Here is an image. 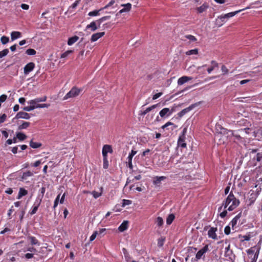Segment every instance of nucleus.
Here are the masks:
<instances>
[{
  "mask_svg": "<svg viewBox=\"0 0 262 262\" xmlns=\"http://www.w3.org/2000/svg\"><path fill=\"white\" fill-rule=\"evenodd\" d=\"M60 196V194H59L57 196L56 198L55 199V200L54 201V205H53L54 209H55L56 207L57 206V205L58 204L59 201H60V200H59Z\"/></svg>",
  "mask_w": 262,
  "mask_h": 262,
  "instance_id": "nucleus-50",
  "label": "nucleus"
},
{
  "mask_svg": "<svg viewBox=\"0 0 262 262\" xmlns=\"http://www.w3.org/2000/svg\"><path fill=\"white\" fill-rule=\"evenodd\" d=\"M227 215V210H224L223 212H221L220 214V216L221 218L224 219Z\"/></svg>",
  "mask_w": 262,
  "mask_h": 262,
  "instance_id": "nucleus-57",
  "label": "nucleus"
},
{
  "mask_svg": "<svg viewBox=\"0 0 262 262\" xmlns=\"http://www.w3.org/2000/svg\"><path fill=\"white\" fill-rule=\"evenodd\" d=\"M229 17H217L215 19V25L217 27H221L223 24L227 21Z\"/></svg>",
  "mask_w": 262,
  "mask_h": 262,
  "instance_id": "nucleus-21",
  "label": "nucleus"
},
{
  "mask_svg": "<svg viewBox=\"0 0 262 262\" xmlns=\"http://www.w3.org/2000/svg\"><path fill=\"white\" fill-rule=\"evenodd\" d=\"M239 200L237 199L231 191L227 198L223 202L222 205L218 208V211L220 212L222 207H224V209L227 208L229 205L227 210L230 211H232L239 205Z\"/></svg>",
  "mask_w": 262,
  "mask_h": 262,
  "instance_id": "nucleus-1",
  "label": "nucleus"
},
{
  "mask_svg": "<svg viewBox=\"0 0 262 262\" xmlns=\"http://www.w3.org/2000/svg\"><path fill=\"white\" fill-rule=\"evenodd\" d=\"M164 239L159 238L158 241V245L159 247H162L164 244Z\"/></svg>",
  "mask_w": 262,
  "mask_h": 262,
  "instance_id": "nucleus-61",
  "label": "nucleus"
},
{
  "mask_svg": "<svg viewBox=\"0 0 262 262\" xmlns=\"http://www.w3.org/2000/svg\"><path fill=\"white\" fill-rule=\"evenodd\" d=\"M192 79V77H188L186 76H183L180 78H179L178 80V84L179 85H181L184 84L185 83L187 82V81L191 80Z\"/></svg>",
  "mask_w": 262,
  "mask_h": 262,
  "instance_id": "nucleus-17",
  "label": "nucleus"
},
{
  "mask_svg": "<svg viewBox=\"0 0 262 262\" xmlns=\"http://www.w3.org/2000/svg\"><path fill=\"white\" fill-rule=\"evenodd\" d=\"M98 232L97 231H95L93 232V233L92 234V235L90 236V242H92L93 241H94L95 238L96 237L97 235H98Z\"/></svg>",
  "mask_w": 262,
  "mask_h": 262,
  "instance_id": "nucleus-51",
  "label": "nucleus"
},
{
  "mask_svg": "<svg viewBox=\"0 0 262 262\" xmlns=\"http://www.w3.org/2000/svg\"><path fill=\"white\" fill-rule=\"evenodd\" d=\"M217 231V229L216 227H210L208 231L207 235L208 237L214 241L218 240L219 238L216 233Z\"/></svg>",
  "mask_w": 262,
  "mask_h": 262,
  "instance_id": "nucleus-7",
  "label": "nucleus"
},
{
  "mask_svg": "<svg viewBox=\"0 0 262 262\" xmlns=\"http://www.w3.org/2000/svg\"><path fill=\"white\" fill-rule=\"evenodd\" d=\"M7 98V96L6 95L3 94L0 96V102H5Z\"/></svg>",
  "mask_w": 262,
  "mask_h": 262,
  "instance_id": "nucleus-58",
  "label": "nucleus"
},
{
  "mask_svg": "<svg viewBox=\"0 0 262 262\" xmlns=\"http://www.w3.org/2000/svg\"><path fill=\"white\" fill-rule=\"evenodd\" d=\"M105 34L104 32H98L95 34H93L91 38V41L92 42H94L97 41L98 39H99L100 38L103 36Z\"/></svg>",
  "mask_w": 262,
  "mask_h": 262,
  "instance_id": "nucleus-18",
  "label": "nucleus"
},
{
  "mask_svg": "<svg viewBox=\"0 0 262 262\" xmlns=\"http://www.w3.org/2000/svg\"><path fill=\"white\" fill-rule=\"evenodd\" d=\"M36 105H31L28 106H25L23 108V110L27 112H29L31 111H32L34 110L35 108H37V107H35Z\"/></svg>",
  "mask_w": 262,
  "mask_h": 262,
  "instance_id": "nucleus-43",
  "label": "nucleus"
},
{
  "mask_svg": "<svg viewBox=\"0 0 262 262\" xmlns=\"http://www.w3.org/2000/svg\"><path fill=\"white\" fill-rule=\"evenodd\" d=\"M86 29H91L92 31H94L97 29L96 22L92 21L90 24L88 25Z\"/></svg>",
  "mask_w": 262,
  "mask_h": 262,
  "instance_id": "nucleus-37",
  "label": "nucleus"
},
{
  "mask_svg": "<svg viewBox=\"0 0 262 262\" xmlns=\"http://www.w3.org/2000/svg\"><path fill=\"white\" fill-rule=\"evenodd\" d=\"M21 36V33L18 31H13L11 33V38L14 40Z\"/></svg>",
  "mask_w": 262,
  "mask_h": 262,
  "instance_id": "nucleus-31",
  "label": "nucleus"
},
{
  "mask_svg": "<svg viewBox=\"0 0 262 262\" xmlns=\"http://www.w3.org/2000/svg\"><path fill=\"white\" fill-rule=\"evenodd\" d=\"M42 145L41 143L39 142H34L32 140H31L30 142V146L32 148H37L41 147Z\"/></svg>",
  "mask_w": 262,
  "mask_h": 262,
  "instance_id": "nucleus-36",
  "label": "nucleus"
},
{
  "mask_svg": "<svg viewBox=\"0 0 262 262\" xmlns=\"http://www.w3.org/2000/svg\"><path fill=\"white\" fill-rule=\"evenodd\" d=\"M50 106L49 104H37L35 107H37V108H45L47 107L48 108Z\"/></svg>",
  "mask_w": 262,
  "mask_h": 262,
  "instance_id": "nucleus-53",
  "label": "nucleus"
},
{
  "mask_svg": "<svg viewBox=\"0 0 262 262\" xmlns=\"http://www.w3.org/2000/svg\"><path fill=\"white\" fill-rule=\"evenodd\" d=\"M163 93L162 92L157 93L155 94L152 97V99L155 100L159 98L160 96L162 95Z\"/></svg>",
  "mask_w": 262,
  "mask_h": 262,
  "instance_id": "nucleus-60",
  "label": "nucleus"
},
{
  "mask_svg": "<svg viewBox=\"0 0 262 262\" xmlns=\"http://www.w3.org/2000/svg\"><path fill=\"white\" fill-rule=\"evenodd\" d=\"M257 149H253L251 154H252V156L251 155V160L250 162L252 163L253 166H255L258 165L260 166L262 165V152H257Z\"/></svg>",
  "mask_w": 262,
  "mask_h": 262,
  "instance_id": "nucleus-4",
  "label": "nucleus"
},
{
  "mask_svg": "<svg viewBox=\"0 0 262 262\" xmlns=\"http://www.w3.org/2000/svg\"><path fill=\"white\" fill-rule=\"evenodd\" d=\"M121 7L123 8L119 10L117 15L129 12L132 8V5L130 3H127L126 4L122 5Z\"/></svg>",
  "mask_w": 262,
  "mask_h": 262,
  "instance_id": "nucleus-14",
  "label": "nucleus"
},
{
  "mask_svg": "<svg viewBox=\"0 0 262 262\" xmlns=\"http://www.w3.org/2000/svg\"><path fill=\"white\" fill-rule=\"evenodd\" d=\"M47 97L45 96L41 98H36L34 99L30 100L28 102V103L30 104H34L35 103H37L41 102H45L47 100Z\"/></svg>",
  "mask_w": 262,
  "mask_h": 262,
  "instance_id": "nucleus-19",
  "label": "nucleus"
},
{
  "mask_svg": "<svg viewBox=\"0 0 262 262\" xmlns=\"http://www.w3.org/2000/svg\"><path fill=\"white\" fill-rule=\"evenodd\" d=\"M92 194H93L94 198H95V199H97L101 195V193L97 192L96 191H93Z\"/></svg>",
  "mask_w": 262,
  "mask_h": 262,
  "instance_id": "nucleus-54",
  "label": "nucleus"
},
{
  "mask_svg": "<svg viewBox=\"0 0 262 262\" xmlns=\"http://www.w3.org/2000/svg\"><path fill=\"white\" fill-rule=\"evenodd\" d=\"M230 231H231V228H230V225H229L226 226L224 229L225 234L226 235H229L230 233Z\"/></svg>",
  "mask_w": 262,
  "mask_h": 262,
  "instance_id": "nucleus-52",
  "label": "nucleus"
},
{
  "mask_svg": "<svg viewBox=\"0 0 262 262\" xmlns=\"http://www.w3.org/2000/svg\"><path fill=\"white\" fill-rule=\"evenodd\" d=\"M27 194H28V191L27 190H26L25 188L21 187L19 188L17 199H20L23 196L26 195Z\"/></svg>",
  "mask_w": 262,
  "mask_h": 262,
  "instance_id": "nucleus-25",
  "label": "nucleus"
},
{
  "mask_svg": "<svg viewBox=\"0 0 262 262\" xmlns=\"http://www.w3.org/2000/svg\"><path fill=\"white\" fill-rule=\"evenodd\" d=\"M241 216V212L239 213L237 215H236L230 222L229 223V225L231 226L232 229L233 230L236 231L237 227L236 226L237 221L239 220Z\"/></svg>",
  "mask_w": 262,
  "mask_h": 262,
  "instance_id": "nucleus-12",
  "label": "nucleus"
},
{
  "mask_svg": "<svg viewBox=\"0 0 262 262\" xmlns=\"http://www.w3.org/2000/svg\"><path fill=\"white\" fill-rule=\"evenodd\" d=\"M137 151L134 150H132L131 152L129 154L128 156L127 157L128 161H132V159L133 157L136 154Z\"/></svg>",
  "mask_w": 262,
  "mask_h": 262,
  "instance_id": "nucleus-46",
  "label": "nucleus"
},
{
  "mask_svg": "<svg viewBox=\"0 0 262 262\" xmlns=\"http://www.w3.org/2000/svg\"><path fill=\"white\" fill-rule=\"evenodd\" d=\"M238 238L240 239L241 242H244V241H248L251 238V235L250 234L242 235L239 234L238 235Z\"/></svg>",
  "mask_w": 262,
  "mask_h": 262,
  "instance_id": "nucleus-30",
  "label": "nucleus"
},
{
  "mask_svg": "<svg viewBox=\"0 0 262 262\" xmlns=\"http://www.w3.org/2000/svg\"><path fill=\"white\" fill-rule=\"evenodd\" d=\"M79 39V37L77 36H74L72 37H70L69 38L68 41V45L69 46H71L73 44H74L75 42H76Z\"/></svg>",
  "mask_w": 262,
  "mask_h": 262,
  "instance_id": "nucleus-33",
  "label": "nucleus"
},
{
  "mask_svg": "<svg viewBox=\"0 0 262 262\" xmlns=\"http://www.w3.org/2000/svg\"><path fill=\"white\" fill-rule=\"evenodd\" d=\"M16 136H17L18 140L20 141H24L27 138V136L22 132H17L16 133Z\"/></svg>",
  "mask_w": 262,
  "mask_h": 262,
  "instance_id": "nucleus-29",
  "label": "nucleus"
},
{
  "mask_svg": "<svg viewBox=\"0 0 262 262\" xmlns=\"http://www.w3.org/2000/svg\"><path fill=\"white\" fill-rule=\"evenodd\" d=\"M169 126H172L171 128V130H173L174 128L177 127V126L176 125L174 124L172 122L168 121L167 123H166L164 125H162L161 126V128L164 129L165 128H167V127H168Z\"/></svg>",
  "mask_w": 262,
  "mask_h": 262,
  "instance_id": "nucleus-32",
  "label": "nucleus"
},
{
  "mask_svg": "<svg viewBox=\"0 0 262 262\" xmlns=\"http://www.w3.org/2000/svg\"><path fill=\"white\" fill-rule=\"evenodd\" d=\"M209 251L208 245H206L203 248L200 249L195 255L196 260L200 259L205 254L207 251Z\"/></svg>",
  "mask_w": 262,
  "mask_h": 262,
  "instance_id": "nucleus-9",
  "label": "nucleus"
},
{
  "mask_svg": "<svg viewBox=\"0 0 262 262\" xmlns=\"http://www.w3.org/2000/svg\"><path fill=\"white\" fill-rule=\"evenodd\" d=\"M237 123L238 125L244 126H245V127H248L249 124H250V122L246 119H242L239 121H237Z\"/></svg>",
  "mask_w": 262,
  "mask_h": 262,
  "instance_id": "nucleus-28",
  "label": "nucleus"
},
{
  "mask_svg": "<svg viewBox=\"0 0 262 262\" xmlns=\"http://www.w3.org/2000/svg\"><path fill=\"white\" fill-rule=\"evenodd\" d=\"M185 137H179L178 141V145L179 146L182 148L186 147V143H185Z\"/></svg>",
  "mask_w": 262,
  "mask_h": 262,
  "instance_id": "nucleus-24",
  "label": "nucleus"
},
{
  "mask_svg": "<svg viewBox=\"0 0 262 262\" xmlns=\"http://www.w3.org/2000/svg\"><path fill=\"white\" fill-rule=\"evenodd\" d=\"M115 1L112 0L107 5L104 6L103 8H101L99 10H95L89 13L88 15L89 16H96L104 14V12L105 11L106 13H111L112 10L114 9V8L113 5L115 4Z\"/></svg>",
  "mask_w": 262,
  "mask_h": 262,
  "instance_id": "nucleus-3",
  "label": "nucleus"
},
{
  "mask_svg": "<svg viewBox=\"0 0 262 262\" xmlns=\"http://www.w3.org/2000/svg\"><path fill=\"white\" fill-rule=\"evenodd\" d=\"M106 229L105 228H102V229H100L98 231V235H101V234H103V235H104L105 233V232L106 231Z\"/></svg>",
  "mask_w": 262,
  "mask_h": 262,
  "instance_id": "nucleus-63",
  "label": "nucleus"
},
{
  "mask_svg": "<svg viewBox=\"0 0 262 262\" xmlns=\"http://www.w3.org/2000/svg\"><path fill=\"white\" fill-rule=\"evenodd\" d=\"M155 223L157 224V226L161 227L163 224V220L162 217L158 216L155 221Z\"/></svg>",
  "mask_w": 262,
  "mask_h": 262,
  "instance_id": "nucleus-42",
  "label": "nucleus"
},
{
  "mask_svg": "<svg viewBox=\"0 0 262 262\" xmlns=\"http://www.w3.org/2000/svg\"><path fill=\"white\" fill-rule=\"evenodd\" d=\"M28 239L30 241L32 245H40V243L38 240L34 236H29Z\"/></svg>",
  "mask_w": 262,
  "mask_h": 262,
  "instance_id": "nucleus-26",
  "label": "nucleus"
},
{
  "mask_svg": "<svg viewBox=\"0 0 262 262\" xmlns=\"http://www.w3.org/2000/svg\"><path fill=\"white\" fill-rule=\"evenodd\" d=\"M128 221H124L119 226L118 230L120 232H123L127 230L128 227Z\"/></svg>",
  "mask_w": 262,
  "mask_h": 262,
  "instance_id": "nucleus-22",
  "label": "nucleus"
},
{
  "mask_svg": "<svg viewBox=\"0 0 262 262\" xmlns=\"http://www.w3.org/2000/svg\"><path fill=\"white\" fill-rule=\"evenodd\" d=\"M26 53L28 55H34L36 53V52L34 49H29L26 50Z\"/></svg>",
  "mask_w": 262,
  "mask_h": 262,
  "instance_id": "nucleus-48",
  "label": "nucleus"
},
{
  "mask_svg": "<svg viewBox=\"0 0 262 262\" xmlns=\"http://www.w3.org/2000/svg\"><path fill=\"white\" fill-rule=\"evenodd\" d=\"M158 104L152 105L151 106L147 107L145 110L143 111H140L139 115L141 116H145L147 113L150 112L153 109L156 108Z\"/></svg>",
  "mask_w": 262,
  "mask_h": 262,
  "instance_id": "nucleus-23",
  "label": "nucleus"
},
{
  "mask_svg": "<svg viewBox=\"0 0 262 262\" xmlns=\"http://www.w3.org/2000/svg\"><path fill=\"white\" fill-rule=\"evenodd\" d=\"M199 53V50L198 49H194L192 50H190L186 52L185 54L186 55H197Z\"/></svg>",
  "mask_w": 262,
  "mask_h": 262,
  "instance_id": "nucleus-39",
  "label": "nucleus"
},
{
  "mask_svg": "<svg viewBox=\"0 0 262 262\" xmlns=\"http://www.w3.org/2000/svg\"><path fill=\"white\" fill-rule=\"evenodd\" d=\"M244 10H245V9H241L239 10L231 12H230V13L225 14V15L224 16H230V17L234 16L235 15L239 14L241 12H242V11H243Z\"/></svg>",
  "mask_w": 262,
  "mask_h": 262,
  "instance_id": "nucleus-35",
  "label": "nucleus"
},
{
  "mask_svg": "<svg viewBox=\"0 0 262 262\" xmlns=\"http://www.w3.org/2000/svg\"><path fill=\"white\" fill-rule=\"evenodd\" d=\"M82 91V89L73 86L71 90L63 97V100H66L70 98L78 96Z\"/></svg>",
  "mask_w": 262,
  "mask_h": 262,
  "instance_id": "nucleus-6",
  "label": "nucleus"
},
{
  "mask_svg": "<svg viewBox=\"0 0 262 262\" xmlns=\"http://www.w3.org/2000/svg\"><path fill=\"white\" fill-rule=\"evenodd\" d=\"M132 203V201L128 200H123L122 206H125L126 205H129Z\"/></svg>",
  "mask_w": 262,
  "mask_h": 262,
  "instance_id": "nucleus-56",
  "label": "nucleus"
},
{
  "mask_svg": "<svg viewBox=\"0 0 262 262\" xmlns=\"http://www.w3.org/2000/svg\"><path fill=\"white\" fill-rule=\"evenodd\" d=\"M186 133H187V128L185 127L183 128L182 132L179 137H185Z\"/></svg>",
  "mask_w": 262,
  "mask_h": 262,
  "instance_id": "nucleus-64",
  "label": "nucleus"
},
{
  "mask_svg": "<svg viewBox=\"0 0 262 262\" xmlns=\"http://www.w3.org/2000/svg\"><path fill=\"white\" fill-rule=\"evenodd\" d=\"M41 161L40 160H37L36 162H35L34 163L31 164V166L33 167H37L41 164Z\"/></svg>",
  "mask_w": 262,
  "mask_h": 262,
  "instance_id": "nucleus-62",
  "label": "nucleus"
},
{
  "mask_svg": "<svg viewBox=\"0 0 262 262\" xmlns=\"http://www.w3.org/2000/svg\"><path fill=\"white\" fill-rule=\"evenodd\" d=\"M7 118V115L5 114H3L0 116V124L3 123Z\"/></svg>",
  "mask_w": 262,
  "mask_h": 262,
  "instance_id": "nucleus-55",
  "label": "nucleus"
},
{
  "mask_svg": "<svg viewBox=\"0 0 262 262\" xmlns=\"http://www.w3.org/2000/svg\"><path fill=\"white\" fill-rule=\"evenodd\" d=\"M35 65L34 62H30L27 64L24 68V73L27 75L31 71H32L35 68Z\"/></svg>",
  "mask_w": 262,
  "mask_h": 262,
  "instance_id": "nucleus-11",
  "label": "nucleus"
},
{
  "mask_svg": "<svg viewBox=\"0 0 262 262\" xmlns=\"http://www.w3.org/2000/svg\"><path fill=\"white\" fill-rule=\"evenodd\" d=\"M175 218V216L173 214H170L168 215L166 219V224L167 225H170Z\"/></svg>",
  "mask_w": 262,
  "mask_h": 262,
  "instance_id": "nucleus-38",
  "label": "nucleus"
},
{
  "mask_svg": "<svg viewBox=\"0 0 262 262\" xmlns=\"http://www.w3.org/2000/svg\"><path fill=\"white\" fill-rule=\"evenodd\" d=\"M166 177L164 176H161V177H156L155 178V180L154 181V184H157L161 182V181L166 179Z\"/></svg>",
  "mask_w": 262,
  "mask_h": 262,
  "instance_id": "nucleus-40",
  "label": "nucleus"
},
{
  "mask_svg": "<svg viewBox=\"0 0 262 262\" xmlns=\"http://www.w3.org/2000/svg\"><path fill=\"white\" fill-rule=\"evenodd\" d=\"M174 109L170 110L169 108L165 107L159 112V115L162 118H165L170 116L174 112Z\"/></svg>",
  "mask_w": 262,
  "mask_h": 262,
  "instance_id": "nucleus-8",
  "label": "nucleus"
},
{
  "mask_svg": "<svg viewBox=\"0 0 262 262\" xmlns=\"http://www.w3.org/2000/svg\"><path fill=\"white\" fill-rule=\"evenodd\" d=\"M17 124H19L17 129L19 130L27 129L30 125V122L24 121H21L20 123H18Z\"/></svg>",
  "mask_w": 262,
  "mask_h": 262,
  "instance_id": "nucleus-20",
  "label": "nucleus"
},
{
  "mask_svg": "<svg viewBox=\"0 0 262 262\" xmlns=\"http://www.w3.org/2000/svg\"><path fill=\"white\" fill-rule=\"evenodd\" d=\"M184 37L189 39L191 42H194L197 40L196 38L192 35H186Z\"/></svg>",
  "mask_w": 262,
  "mask_h": 262,
  "instance_id": "nucleus-44",
  "label": "nucleus"
},
{
  "mask_svg": "<svg viewBox=\"0 0 262 262\" xmlns=\"http://www.w3.org/2000/svg\"><path fill=\"white\" fill-rule=\"evenodd\" d=\"M209 8V5L207 3L203 4L200 7L197 8V11L199 13H201L205 11Z\"/></svg>",
  "mask_w": 262,
  "mask_h": 262,
  "instance_id": "nucleus-27",
  "label": "nucleus"
},
{
  "mask_svg": "<svg viewBox=\"0 0 262 262\" xmlns=\"http://www.w3.org/2000/svg\"><path fill=\"white\" fill-rule=\"evenodd\" d=\"M1 41L3 45H5L9 41V38L6 36H3L1 38Z\"/></svg>",
  "mask_w": 262,
  "mask_h": 262,
  "instance_id": "nucleus-47",
  "label": "nucleus"
},
{
  "mask_svg": "<svg viewBox=\"0 0 262 262\" xmlns=\"http://www.w3.org/2000/svg\"><path fill=\"white\" fill-rule=\"evenodd\" d=\"M198 105V103L192 104L190 105L189 107L183 109L181 112H180L178 115L179 117H182L184 115H185L186 113H188L190 111L192 110L194 107Z\"/></svg>",
  "mask_w": 262,
  "mask_h": 262,
  "instance_id": "nucleus-13",
  "label": "nucleus"
},
{
  "mask_svg": "<svg viewBox=\"0 0 262 262\" xmlns=\"http://www.w3.org/2000/svg\"><path fill=\"white\" fill-rule=\"evenodd\" d=\"M42 199L39 198V197H37L35 200V202H34V204L33 205V206L32 208L31 211L30 212V214L33 215L36 213L37 212L38 208L39 206L40 205V203L41 202Z\"/></svg>",
  "mask_w": 262,
  "mask_h": 262,
  "instance_id": "nucleus-10",
  "label": "nucleus"
},
{
  "mask_svg": "<svg viewBox=\"0 0 262 262\" xmlns=\"http://www.w3.org/2000/svg\"><path fill=\"white\" fill-rule=\"evenodd\" d=\"M9 53V50L5 49L0 52V58L6 56Z\"/></svg>",
  "mask_w": 262,
  "mask_h": 262,
  "instance_id": "nucleus-49",
  "label": "nucleus"
},
{
  "mask_svg": "<svg viewBox=\"0 0 262 262\" xmlns=\"http://www.w3.org/2000/svg\"><path fill=\"white\" fill-rule=\"evenodd\" d=\"M30 118V115L28 113L24 112H19L17 113L13 119L19 118L29 119Z\"/></svg>",
  "mask_w": 262,
  "mask_h": 262,
  "instance_id": "nucleus-16",
  "label": "nucleus"
},
{
  "mask_svg": "<svg viewBox=\"0 0 262 262\" xmlns=\"http://www.w3.org/2000/svg\"><path fill=\"white\" fill-rule=\"evenodd\" d=\"M108 152H113L112 146L110 145H104L103 147L102 151L103 157H107Z\"/></svg>",
  "mask_w": 262,
  "mask_h": 262,
  "instance_id": "nucleus-15",
  "label": "nucleus"
},
{
  "mask_svg": "<svg viewBox=\"0 0 262 262\" xmlns=\"http://www.w3.org/2000/svg\"><path fill=\"white\" fill-rule=\"evenodd\" d=\"M108 161L107 160V157H103V167L104 169H107L108 167Z\"/></svg>",
  "mask_w": 262,
  "mask_h": 262,
  "instance_id": "nucleus-41",
  "label": "nucleus"
},
{
  "mask_svg": "<svg viewBox=\"0 0 262 262\" xmlns=\"http://www.w3.org/2000/svg\"><path fill=\"white\" fill-rule=\"evenodd\" d=\"M228 132L230 133V135L234 137L236 139L242 141L243 139L247 138L248 135L253 132L251 128L246 127L238 130H229Z\"/></svg>",
  "mask_w": 262,
  "mask_h": 262,
  "instance_id": "nucleus-2",
  "label": "nucleus"
},
{
  "mask_svg": "<svg viewBox=\"0 0 262 262\" xmlns=\"http://www.w3.org/2000/svg\"><path fill=\"white\" fill-rule=\"evenodd\" d=\"M221 70L223 74H227L228 72V69L224 65L222 66Z\"/></svg>",
  "mask_w": 262,
  "mask_h": 262,
  "instance_id": "nucleus-59",
  "label": "nucleus"
},
{
  "mask_svg": "<svg viewBox=\"0 0 262 262\" xmlns=\"http://www.w3.org/2000/svg\"><path fill=\"white\" fill-rule=\"evenodd\" d=\"M260 247L253 246L247 250V253L250 261L249 262H256L259 253Z\"/></svg>",
  "mask_w": 262,
  "mask_h": 262,
  "instance_id": "nucleus-5",
  "label": "nucleus"
},
{
  "mask_svg": "<svg viewBox=\"0 0 262 262\" xmlns=\"http://www.w3.org/2000/svg\"><path fill=\"white\" fill-rule=\"evenodd\" d=\"M33 176V173L32 172H31V171L28 170L27 171L24 172L23 173L21 178L23 180H26L27 179V178L32 177Z\"/></svg>",
  "mask_w": 262,
  "mask_h": 262,
  "instance_id": "nucleus-34",
  "label": "nucleus"
},
{
  "mask_svg": "<svg viewBox=\"0 0 262 262\" xmlns=\"http://www.w3.org/2000/svg\"><path fill=\"white\" fill-rule=\"evenodd\" d=\"M79 2H80V0H77L76 1H75L72 5L71 6H70L69 8V11H70V12H72V10L73 9H75L77 6V5H78V4L79 3Z\"/></svg>",
  "mask_w": 262,
  "mask_h": 262,
  "instance_id": "nucleus-45",
  "label": "nucleus"
}]
</instances>
